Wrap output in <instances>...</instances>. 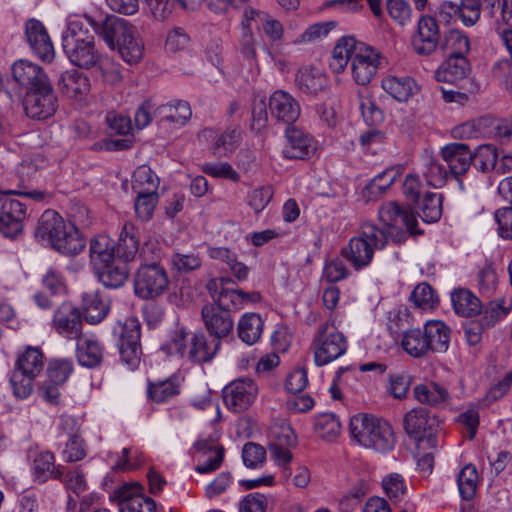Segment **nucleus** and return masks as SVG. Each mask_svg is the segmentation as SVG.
<instances>
[{
  "label": "nucleus",
  "mask_w": 512,
  "mask_h": 512,
  "mask_svg": "<svg viewBox=\"0 0 512 512\" xmlns=\"http://www.w3.org/2000/svg\"><path fill=\"white\" fill-rule=\"evenodd\" d=\"M378 215L384 224L383 227L368 222L362 224L357 235L350 238L340 250V255L356 271L368 267L372 263L374 253L383 250L389 240L401 243L405 240L407 232L419 233L416 230L418 221L414 213L396 202L383 204L379 208Z\"/></svg>",
  "instance_id": "1"
},
{
  "label": "nucleus",
  "mask_w": 512,
  "mask_h": 512,
  "mask_svg": "<svg viewBox=\"0 0 512 512\" xmlns=\"http://www.w3.org/2000/svg\"><path fill=\"white\" fill-rule=\"evenodd\" d=\"M349 62L353 80L362 86L368 85L387 63L374 47L353 36H344L337 41L329 66L335 73H341Z\"/></svg>",
  "instance_id": "2"
},
{
  "label": "nucleus",
  "mask_w": 512,
  "mask_h": 512,
  "mask_svg": "<svg viewBox=\"0 0 512 512\" xmlns=\"http://www.w3.org/2000/svg\"><path fill=\"white\" fill-rule=\"evenodd\" d=\"M85 20L92 26L96 34L103 38L109 48H117L121 58L128 64L138 63L144 53V46L134 26L117 17L107 18L102 24L91 17Z\"/></svg>",
  "instance_id": "3"
},
{
  "label": "nucleus",
  "mask_w": 512,
  "mask_h": 512,
  "mask_svg": "<svg viewBox=\"0 0 512 512\" xmlns=\"http://www.w3.org/2000/svg\"><path fill=\"white\" fill-rule=\"evenodd\" d=\"M351 437L361 446L379 453L391 451L395 437L391 425L372 415L358 414L351 418L349 424Z\"/></svg>",
  "instance_id": "4"
},
{
  "label": "nucleus",
  "mask_w": 512,
  "mask_h": 512,
  "mask_svg": "<svg viewBox=\"0 0 512 512\" xmlns=\"http://www.w3.org/2000/svg\"><path fill=\"white\" fill-rule=\"evenodd\" d=\"M18 195L30 198L36 202H43L49 194L41 190L18 191L6 190L0 196V233L7 238H15L22 233L24 223L29 214L27 204L12 196Z\"/></svg>",
  "instance_id": "5"
},
{
  "label": "nucleus",
  "mask_w": 512,
  "mask_h": 512,
  "mask_svg": "<svg viewBox=\"0 0 512 512\" xmlns=\"http://www.w3.org/2000/svg\"><path fill=\"white\" fill-rule=\"evenodd\" d=\"M62 47L70 62L80 68L96 65L100 55L94 46V36L84 29V21L70 18L62 35Z\"/></svg>",
  "instance_id": "6"
},
{
  "label": "nucleus",
  "mask_w": 512,
  "mask_h": 512,
  "mask_svg": "<svg viewBox=\"0 0 512 512\" xmlns=\"http://www.w3.org/2000/svg\"><path fill=\"white\" fill-rule=\"evenodd\" d=\"M310 349L315 364L324 366L344 355L348 349V342L344 334L327 321L316 330Z\"/></svg>",
  "instance_id": "7"
},
{
  "label": "nucleus",
  "mask_w": 512,
  "mask_h": 512,
  "mask_svg": "<svg viewBox=\"0 0 512 512\" xmlns=\"http://www.w3.org/2000/svg\"><path fill=\"white\" fill-rule=\"evenodd\" d=\"M44 367L43 354L38 348L28 347L19 354L10 382L17 398L25 399L33 391V381Z\"/></svg>",
  "instance_id": "8"
},
{
  "label": "nucleus",
  "mask_w": 512,
  "mask_h": 512,
  "mask_svg": "<svg viewBox=\"0 0 512 512\" xmlns=\"http://www.w3.org/2000/svg\"><path fill=\"white\" fill-rule=\"evenodd\" d=\"M169 286L168 271L158 262L141 264L134 273L133 290L139 299H157L168 291Z\"/></svg>",
  "instance_id": "9"
},
{
  "label": "nucleus",
  "mask_w": 512,
  "mask_h": 512,
  "mask_svg": "<svg viewBox=\"0 0 512 512\" xmlns=\"http://www.w3.org/2000/svg\"><path fill=\"white\" fill-rule=\"evenodd\" d=\"M481 12L495 25L512 26V0H465L459 9V18L467 26H473Z\"/></svg>",
  "instance_id": "10"
},
{
  "label": "nucleus",
  "mask_w": 512,
  "mask_h": 512,
  "mask_svg": "<svg viewBox=\"0 0 512 512\" xmlns=\"http://www.w3.org/2000/svg\"><path fill=\"white\" fill-rule=\"evenodd\" d=\"M141 325L137 318L130 317L124 322H118L114 327V335L117 336V345L120 357L131 369H135L141 356Z\"/></svg>",
  "instance_id": "11"
},
{
  "label": "nucleus",
  "mask_w": 512,
  "mask_h": 512,
  "mask_svg": "<svg viewBox=\"0 0 512 512\" xmlns=\"http://www.w3.org/2000/svg\"><path fill=\"white\" fill-rule=\"evenodd\" d=\"M26 115L34 120H46L52 117L58 107V98L51 82L28 90L23 99Z\"/></svg>",
  "instance_id": "12"
},
{
  "label": "nucleus",
  "mask_w": 512,
  "mask_h": 512,
  "mask_svg": "<svg viewBox=\"0 0 512 512\" xmlns=\"http://www.w3.org/2000/svg\"><path fill=\"white\" fill-rule=\"evenodd\" d=\"M404 429L415 441L419 443L427 441L430 447H436L439 421L426 409L415 408L409 411L404 418Z\"/></svg>",
  "instance_id": "13"
},
{
  "label": "nucleus",
  "mask_w": 512,
  "mask_h": 512,
  "mask_svg": "<svg viewBox=\"0 0 512 512\" xmlns=\"http://www.w3.org/2000/svg\"><path fill=\"white\" fill-rule=\"evenodd\" d=\"M232 308L229 303L221 302L208 303L202 307L201 318L204 327L213 337V340H221L228 337L233 331L234 321L230 313Z\"/></svg>",
  "instance_id": "14"
},
{
  "label": "nucleus",
  "mask_w": 512,
  "mask_h": 512,
  "mask_svg": "<svg viewBox=\"0 0 512 512\" xmlns=\"http://www.w3.org/2000/svg\"><path fill=\"white\" fill-rule=\"evenodd\" d=\"M258 395L257 384L249 378L232 381L223 389V400L226 407L233 412L248 409Z\"/></svg>",
  "instance_id": "15"
},
{
  "label": "nucleus",
  "mask_w": 512,
  "mask_h": 512,
  "mask_svg": "<svg viewBox=\"0 0 512 512\" xmlns=\"http://www.w3.org/2000/svg\"><path fill=\"white\" fill-rule=\"evenodd\" d=\"M52 327L62 337L76 340L82 335V314L72 303H62L54 312Z\"/></svg>",
  "instance_id": "16"
},
{
  "label": "nucleus",
  "mask_w": 512,
  "mask_h": 512,
  "mask_svg": "<svg viewBox=\"0 0 512 512\" xmlns=\"http://www.w3.org/2000/svg\"><path fill=\"white\" fill-rule=\"evenodd\" d=\"M441 43V34L435 18L431 16H421L416 34L412 38V46L418 55L428 56L439 49Z\"/></svg>",
  "instance_id": "17"
},
{
  "label": "nucleus",
  "mask_w": 512,
  "mask_h": 512,
  "mask_svg": "<svg viewBox=\"0 0 512 512\" xmlns=\"http://www.w3.org/2000/svg\"><path fill=\"white\" fill-rule=\"evenodd\" d=\"M286 144L283 148V155L287 159L304 160L314 155L316 143L312 136L304 130L288 125L286 131Z\"/></svg>",
  "instance_id": "18"
},
{
  "label": "nucleus",
  "mask_w": 512,
  "mask_h": 512,
  "mask_svg": "<svg viewBox=\"0 0 512 512\" xmlns=\"http://www.w3.org/2000/svg\"><path fill=\"white\" fill-rule=\"evenodd\" d=\"M25 35L30 48L44 62L54 59V47L44 25L36 19H30L25 25Z\"/></svg>",
  "instance_id": "19"
},
{
  "label": "nucleus",
  "mask_w": 512,
  "mask_h": 512,
  "mask_svg": "<svg viewBox=\"0 0 512 512\" xmlns=\"http://www.w3.org/2000/svg\"><path fill=\"white\" fill-rule=\"evenodd\" d=\"M298 101L288 92L275 91L269 98V111L273 118L291 125L300 116Z\"/></svg>",
  "instance_id": "20"
},
{
  "label": "nucleus",
  "mask_w": 512,
  "mask_h": 512,
  "mask_svg": "<svg viewBox=\"0 0 512 512\" xmlns=\"http://www.w3.org/2000/svg\"><path fill=\"white\" fill-rule=\"evenodd\" d=\"M12 75L14 80L26 91L33 90L50 81L39 65L27 60L15 62L12 66Z\"/></svg>",
  "instance_id": "21"
},
{
  "label": "nucleus",
  "mask_w": 512,
  "mask_h": 512,
  "mask_svg": "<svg viewBox=\"0 0 512 512\" xmlns=\"http://www.w3.org/2000/svg\"><path fill=\"white\" fill-rule=\"evenodd\" d=\"M441 155L452 175L466 173L472 164L473 153L465 143H450L441 149Z\"/></svg>",
  "instance_id": "22"
},
{
  "label": "nucleus",
  "mask_w": 512,
  "mask_h": 512,
  "mask_svg": "<svg viewBox=\"0 0 512 512\" xmlns=\"http://www.w3.org/2000/svg\"><path fill=\"white\" fill-rule=\"evenodd\" d=\"M141 230L132 222H125L121 228L115 251L117 258L124 262L133 261L139 252Z\"/></svg>",
  "instance_id": "23"
},
{
  "label": "nucleus",
  "mask_w": 512,
  "mask_h": 512,
  "mask_svg": "<svg viewBox=\"0 0 512 512\" xmlns=\"http://www.w3.org/2000/svg\"><path fill=\"white\" fill-rule=\"evenodd\" d=\"M192 111L188 102L175 100L155 108L154 117L160 124L169 123L181 127L191 118Z\"/></svg>",
  "instance_id": "24"
},
{
  "label": "nucleus",
  "mask_w": 512,
  "mask_h": 512,
  "mask_svg": "<svg viewBox=\"0 0 512 512\" xmlns=\"http://www.w3.org/2000/svg\"><path fill=\"white\" fill-rule=\"evenodd\" d=\"M67 223L56 211L48 209L38 220L35 237L51 246L59 233L65 232L63 229Z\"/></svg>",
  "instance_id": "25"
},
{
  "label": "nucleus",
  "mask_w": 512,
  "mask_h": 512,
  "mask_svg": "<svg viewBox=\"0 0 512 512\" xmlns=\"http://www.w3.org/2000/svg\"><path fill=\"white\" fill-rule=\"evenodd\" d=\"M115 242L105 234L94 236L89 243V263L94 270L115 259Z\"/></svg>",
  "instance_id": "26"
},
{
  "label": "nucleus",
  "mask_w": 512,
  "mask_h": 512,
  "mask_svg": "<svg viewBox=\"0 0 512 512\" xmlns=\"http://www.w3.org/2000/svg\"><path fill=\"white\" fill-rule=\"evenodd\" d=\"M33 478L38 483H45L49 479L62 480L64 471L62 467L55 466V457L49 451H41L35 454L32 461Z\"/></svg>",
  "instance_id": "27"
},
{
  "label": "nucleus",
  "mask_w": 512,
  "mask_h": 512,
  "mask_svg": "<svg viewBox=\"0 0 512 512\" xmlns=\"http://www.w3.org/2000/svg\"><path fill=\"white\" fill-rule=\"evenodd\" d=\"M470 72V64L466 57L448 56L435 72L438 82L456 84L465 79Z\"/></svg>",
  "instance_id": "28"
},
{
  "label": "nucleus",
  "mask_w": 512,
  "mask_h": 512,
  "mask_svg": "<svg viewBox=\"0 0 512 512\" xmlns=\"http://www.w3.org/2000/svg\"><path fill=\"white\" fill-rule=\"evenodd\" d=\"M52 243L56 251L63 255L72 256L79 254L86 245L85 239L78 228L71 222H68Z\"/></svg>",
  "instance_id": "29"
},
{
  "label": "nucleus",
  "mask_w": 512,
  "mask_h": 512,
  "mask_svg": "<svg viewBox=\"0 0 512 512\" xmlns=\"http://www.w3.org/2000/svg\"><path fill=\"white\" fill-rule=\"evenodd\" d=\"M82 309L88 323L98 324L107 316L110 305L99 291H91L83 294Z\"/></svg>",
  "instance_id": "30"
},
{
  "label": "nucleus",
  "mask_w": 512,
  "mask_h": 512,
  "mask_svg": "<svg viewBox=\"0 0 512 512\" xmlns=\"http://www.w3.org/2000/svg\"><path fill=\"white\" fill-rule=\"evenodd\" d=\"M220 347L219 340L208 343L203 333H193L189 338L187 359L196 363L208 362L217 354Z\"/></svg>",
  "instance_id": "31"
},
{
  "label": "nucleus",
  "mask_w": 512,
  "mask_h": 512,
  "mask_svg": "<svg viewBox=\"0 0 512 512\" xmlns=\"http://www.w3.org/2000/svg\"><path fill=\"white\" fill-rule=\"evenodd\" d=\"M423 331L432 353H443L448 350L451 330L443 321L429 320L425 323Z\"/></svg>",
  "instance_id": "32"
},
{
  "label": "nucleus",
  "mask_w": 512,
  "mask_h": 512,
  "mask_svg": "<svg viewBox=\"0 0 512 512\" xmlns=\"http://www.w3.org/2000/svg\"><path fill=\"white\" fill-rule=\"evenodd\" d=\"M76 356L80 365L93 368L98 366L103 359V347L93 336H85L76 339Z\"/></svg>",
  "instance_id": "33"
},
{
  "label": "nucleus",
  "mask_w": 512,
  "mask_h": 512,
  "mask_svg": "<svg viewBox=\"0 0 512 512\" xmlns=\"http://www.w3.org/2000/svg\"><path fill=\"white\" fill-rule=\"evenodd\" d=\"M128 262L119 258L106 263L105 267L96 269L99 281L108 288H119L124 285L129 276Z\"/></svg>",
  "instance_id": "34"
},
{
  "label": "nucleus",
  "mask_w": 512,
  "mask_h": 512,
  "mask_svg": "<svg viewBox=\"0 0 512 512\" xmlns=\"http://www.w3.org/2000/svg\"><path fill=\"white\" fill-rule=\"evenodd\" d=\"M295 83L302 93L316 95L324 90L327 84V79L319 69L305 66L297 71Z\"/></svg>",
  "instance_id": "35"
},
{
  "label": "nucleus",
  "mask_w": 512,
  "mask_h": 512,
  "mask_svg": "<svg viewBox=\"0 0 512 512\" xmlns=\"http://www.w3.org/2000/svg\"><path fill=\"white\" fill-rule=\"evenodd\" d=\"M264 320L258 313L247 312L243 314L237 324L239 339L247 345L257 343L263 333Z\"/></svg>",
  "instance_id": "36"
},
{
  "label": "nucleus",
  "mask_w": 512,
  "mask_h": 512,
  "mask_svg": "<svg viewBox=\"0 0 512 512\" xmlns=\"http://www.w3.org/2000/svg\"><path fill=\"white\" fill-rule=\"evenodd\" d=\"M454 311L461 317H473L482 311L480 299L469 289L459 288L451 293Z\"/></svg>",
  "instance_id": "37"
},
{
  "label": "nucleus",
  "mask_w": 512,
  "mask_h": 512,
  "mask_svg": "<svg viewBox=\"0 0 512 512\" xmlns=\"http://www.w3.org/2000/svg\"><path fill=\"white\" fill-rule=\"evenodd\" d=\"M58 85L60 90L70 98H80L90 89L89 79L75 69L63 73Z\"/></svg>",
  "instance_id": "38"
},
{
  "label": "nucleus",
  "mask_w": 512,
  "mask_h": 512,
  "mask_svg": "<svg viewBox=\"0 0 512 512\" xmlns=\"http://www.w3.org/2000/svg\"><path fill=\"white\" fill-rule=\"evenodd\" d=\"M439 50L444 55L466 57V54L470 51V40L463 31L451 29L441 39Z\"/></svg>",
  "instance_id": "39"
},
{
  "label": "nucleus",
  "mask_w": 512,
  "mask_h": 512,
  "mask_svg": "<svg viewBox=\"0 0 512 512\" xmlns=\"http://www.w3.org/2000/svg\"><path fill=\"white\" fill-rule=\"evenodd\" d=\"M382 88L397 101L404 102L414 94L416 84L408 76H388L382 80Z\"/></svg>",
  "instance_id": "40"
},
{
  "label": "nucleus",
  "mask_w": 512,
  "mask_h": 512,
  "mask_svg": "<svg viewBox=\"0 0 512 512\" xmlns=\"http://www.w3.org/2000/svg\"><path fill=\"white\" fill-rule=\"evenodd\" d=\"M415 399L430 406H438L447 402L448 391L436 382L418 384L413 389Z\"/></svg>",
  "instance_id": "41"
},
{
  "label": "nucleus",
  "mask_w": 512,
  "mask_h": 512,
  "mask_svg": "<svg viewBox=\"0 0 512 512\" xmlns=\"http://www.w3.org/2000/svg\"><path fill=\"white\" fill-rule=\"evenodd\" d=\"M180 383L177 377L163 381L148 382L147 395L156 403H165L180 394Z\"/></svg>",
  "instance_id": "42"
},
{
  "label": "nucleus",
  "mask_w": 512,
  "mask_h": 512,
  "mask_svg": "<svg viewBox=\"0 0 512 512\" xmlns=\"http://www.w3.org/2000/svg\"><path fill=\"white\" fill-rule=\"evenodd\" d=\"M401 346L407 354L414 358L424 357L431 352L425 333L419 328L406 331L403 334Z\"/></svg>",
  "instance_id": "43"
},
{
  "label": "nucleus",
  "mask_w": 512,
  "mask_h": 512,
  "mask_svg": "<svg viewBox=\"0 0 512 512\" xmlns=\"http://www.w3.org/2000/svg\"><path fill=\"white\" fill-rule=\"evenodd\" d=\"M443 197L439 193L425 192L423 197L416 203L419 215L424 222H437L442 216Z\"/></svg>",
  "instance_id": "44"
},
{
  "label": "nucleus",
  "mask_w": 512,
  "mask_h": 512,
  "mask_svg": "<svg viewBox=\"0 0 512 512\" xmlns=\"http://www.w3.org/2000/svg\"><path fill=\"white\" fill-rule=\"evenodd\" d=\"M314 431L323 440L332 441L340 435L341 422L334 413H322L315 418Z\"/></svg>",
  "instance_id": "45"
},
{
  "label": "nucleus",
  "mask_w": 512,
  "mask_h": 512,
  "mask_svg": "<svg viewBox=\"0 0 512 512\" xmlns=\"http://www.w3.org/2000/svg\"><path fill=\"white\" fill-rule=\"evenodd\" d=\"M159 178L149 166H139L133 173L132 188L135 193H157Z\"/></svg>",
  "instance_id": "46"
},
{
  "label": "nucleus",
  "mask_w": 512,
  "mask_h": 512,
  "mask_svg": "<svg viewBox=\"0 0 512 512\" xmlns=\"http://www.w3.org/2000/svg\"><path fill=\"white\" fill-rule=\"evenodd\" d=\"M457 483L461 498L466 501L472 500L478 485L476 467L472 464L465 465L458 474Z\"/></svg>",
  "instance_id": "47"
},
{
  "label": "nucleus",
  "mask_w": 512,
  "mask_h": 512,
  "mask_svg": "<svg viewBox=\"0 0 512 512\" xmlns=\"http://www.w3.org/2000/svg\"><path fill=\"white\" fill-rule=\"evenodd\" d=\"M422 174L427 184L433 188L442 187L448 177V171L445 165L441 164L438 159L433 157H426L424 159Z\"/></svg>",
  "instance_id": "48"
},
{
  "label": "nucleus",
  "mask_w": 512,
  "mask_h": 512,
  "mask_svg": "<svg viewBox=\"0 0 512 512\" xmlns=\"http://www.w3.org/2000/svg\"><path fill=\"white\" fill-rule=\"evenodd\" d=\"M511 310V303L503 298L492 300L483 310V315L480 318L482 327L491 328L496 323L504 319Z\"/></svg>",
  "instance_id": "49"
},
{
  "label": "nucleus",
  "mask_w": 512,
  "mask_h": 512,
  "mask_svg": "<svg viewBox=\"0 0 512 512\" xmlns=\"http://www.w3.org/2000/svg\"><path fill=\"white\" fill-rule=\"evenodd\" d=\"M241 129L238 126L227 128L215 141L213 154L217 157H224L232 153L239 142Z\"/></svg>",
  "instance_id": "50"
},
{
  "label": "nucleus",
  "mask_w": 512,
  "mask_h": 512,
  "mask_svg": "<svg viewBox=\"0 0 512 512\" xmlns=\"http://www.w3.org/2000/svg\"><path fill=\"white\" fill-rule=\"evenodd\" d=\"M218 300L222 303L227 301L233 309L239 310L242 309L245 304L260 302L261 295L256 291L245 292L241 289L222 290Z\"/></svg>",
  "instance_id": "51"
},
{
  "label": "nucleus",
  "mask_w": 512,
  "mask_h": 512,
  "mask_svg": "<svg viewBox=\"0 0 512 512\" xmlns=\"http://www.w3.org/2000/svg\"><path fill=\"white\" fill-rule=\"evenodd\" d=\"M498 153L496 148L491 144H485L478 147L473 153L472 164L482 172L496 169Z\"/></svg>",
  "instance_id": "52"
},
{
  "label": "nucleus",
  "mask_w": 512,
  "mask_h": 512,
  "mask_svg": "<svg viewBox=\"0 0 512 512\" xmlns=\"http://www.w3.org/2000/svg\"><path fill=\"white\" fill-rule=\"evenodd\" d=\"M477 286L479 293L484 297H491L496 292L498 286V275L492 264H486L477 276Z\"/></svg>",
  "instance_id": "53"
},
{
  "label": "nucleus",
  "mask_w": 512,
  "mask_h": 512,
  "mask_svg": "<svg viewBox=\"0 0 512 512\" xmlns=\"http://www.w3.org/2000/svg\"><path fill=\"white\" fill-rule=\"evenodd\" d=\"M170 263L179 273H189L200 268L202 259L195 252H175L171 256Z\"/></svg>",
  "instance_id": "54"
},
{
  "label": "nucleus",
  "mask_w": 512,
  "mask_h": 512,
  "mask_svg": "<svg viewBox=\"0 0 512 512\" xmlns=\"http://www.w3.org/2000/svg\"><path fill=\"white\" fill-rule=\"evenodd\" d=\"M386 496L393 502H399L405 495L407 487L404 478L398 473H391L382 479Z\"/></svg>",
  "instance_id": "55"
},
{
  "label": "nucleus",
  "mask_w": 512,
  "mask_h": 512,
  "mask_svg": "<svg viewBox=\"0 0 512 512\" xmlns=\"http://www.w3.org/2000/svg\"><path fill=\"white\" fill-rule=\"evenodd\" d=\"M351 272L340 258H333L325 262L322 278L328 283L334 284L350 276Z\"/></svg>",
  "instance_id": "56"
},
{
  "label": "nucleus",
  "mask_w": 512,
  "mask_h": 512,
  "mask_svg": "<svg viewBox=\"0 0 512 512\" xmlns=\"http://www.w3.org/2000/svg\"><path fill=\"white\" fill-rule=\"evenodd\" d=\"M402 174L401 166H393L385 169L376 175L370 182L368 188L373 192L383 193L386 191L400 175Z\"/></svg>",
  "instance_id": "57"
},
{
  "label": "nucleus",
  "mask_w": 512,
  "mask_h": 512,
  "mask_svg": "<svg viewBox=\"0 0 512 512\" xmlns=\"http://www.w3.org/2000/svg\"><path fill=\"white\" fill-rule=\"evenodd\" d=\"M411 300L421 309H431L438 302L434 289L427 283H420L414 288Z\"/></svg>",
  "instance_id": "58"
},
{
  "label": "nucleus",
  "mask_w": 512,
  "mask_h": 512,
  "mask_svg": "<svg viewBox=\"0 0 512 512\" xmlns=\"http://www.w3.org/2000/svg\"><path fill=\"white\" fill-rule=\"evenodd\" d=\"M73 371L71 360L59 359L52 361L47 369V380L63 385Z\"/></svg>",
  "instance_id": "59"
},
{
  "label": "nucleus",
  "mask_w": 512,
  "mask_h": 512,
  "mask_svg": "<svg viewBox=\"0 0 512 512\" xmlns=\"http://www.w3.org/2000/svg\"><path fill=\"white\" fill-rule=\"evenodd\" d=\"M134 208L139 219L147 221L153 215L154 209L158 202L157 193H136Z\"/></svg>",
  "instance_id": "60"
},
{
  "label": "nucleus",
  "mask_w": 512,
  "mask_h": 512,
  "mask_svg": "<svg viewBox=\"0 0 512 512\" xmlns=\"http://www.w3.org/2000/svg\"><path fill=\"white\" fill-rule=\"evenodd\" d=\"M86 456V449L83 439L77 434H70L62 451L65 462L72 463L82 460Z\"/></svg>",
  "instance_id": "61"
},
{
  "label": "nucleus",
  "mask_w": 512,
  "mask_h": 512,
  "mask_svg": "<svg viewBox=\"0 0 512 512\" xmlns=\"http://www.w3.org/2000/svg\"><path fill=\"white\" fill-rule=\"evenodd\" d=\"M242 459L248 468L261 467L266 460V450L257 443L248 442L243 446Z\"/></svg>",
  "instance_id": "62"
},
{
  "label": "nucleus",
  "mask_w": 512,
  "mask_h": 512,
  "mask_svg": "<svg viewBox=\"0 0 512 512\" xmlns=\"http://www.w3.org/2000/svg\"><path fill=\"white\" fill-rule=\"evenodd\" d=\"M296 436L292 427L284 421L276 422L270 427V442L280 445H294Z\"/></svg>",
  "instance_id": "63"
},
{
  "label": "nucleus",
  "mask_w": 512,
  "mask_h": 512,
  "mask_svg": "<svg viewBox=\"0 0 512 512\" xmlns=\"http://www.w3.org/2000/svg\"><path fill=\"white\" fill-rule=\"evenodd\" d=\"M268 498L264 494L250 493L239 503V512H266Z\"/></svg>",
  "instance_id": "64"
}]
</instances>
